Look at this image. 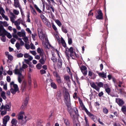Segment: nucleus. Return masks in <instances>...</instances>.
Returning a JSON list of instances; mask_svg holds the SVG:
<instances>
[{"instance_id":"51","label":"nucleus","mask_w":126,"mask_h":126,"mask_svg":"<svg viewBox=\"0 0 126 126\" xmlns=\"http://www.w3.org/2000/svg\"><path fill=\"white\" fill-rule=\"evenodd\" d=\"M27 84L26 83H24L22 86V88L23 89V90H25Z\"/></svg>"},{"instance_id":"49","label":"nucleus","mask_w":126,"mask_h":126,"mask_svg":"<svg viewBox=\"0 0 126 126\" xmlns=\"http://www.w3.org/2000/svg\"><path fill=\"white\" fill-rule=\"evenodd\" d=\"M13 12L14 14L16 15H18L19 13V11L16 9H14L13 10Z\"/></svg>"},{"instance_id":"21","label":"nucleus","mask_w":126,"mask_h":126,"mask_svg":"<svg viewBox=\"0 0 126 126\" xmlns=\"http://www.w3.org/2000/svg\"><path fill=\"white\" fill-rule=\"evenodd\" d=\"M20 4L18 0H14V6L16 8L18 7L19 6V5H20Z\"/></svg>"},{"instance_id":"15","label":"nucleus","mask_w":126,"mask_h":126,"mask_svg":"<svg viewBox=\"0 0 126 126\" xmlns=\"http://www.w3.org/2000/svg\"><path fill=\"white\" fill-rule=\"evenodd\" d=\"M123 82H122L121 81H119L118 82H117L116 84H115V88L118 89V87H121L122 86H123V87H124V86L123 85H122L123 84Z\"/></svg>"},{"instance_id":"14","label":"nucleus","mask_w":126,"mask_h":126,"mask_svg":"<svg viewBox=\"0 0 126 126\" xmlns=\"http://www.w3.org/2000/svg\"><path fill=\"white\" fill-rule=\"evenodd\" d=\"M100 77L102 78H106L107 77L106 72L104 73L103 72L102 73L97 72Z\"/></svg>"},{"instance_id":"4","label":"nucleus","mask_w":126,"mask_h":126,"mask_svg":"<svg viewBox=\"0 0 126 126\" xmlns=\"http://www.w3.org/2000/svg\"><path fill=\"white\" fill-rule=\"evenodd\" d=\"M64 102L67 107L70 108L71 105L70 95L68 92H66L64 96Z\"/></svg>"},{"instance_id":"33","label":"nucleus","mask_w":126,"mask_h":126,"mask_svg":"<svg viewBox=\"0 0 126 126\" xmlns=\"http://www.w3.org/2000/svg\"><path fill=\"white\" fill-rule=\"evenodd\" d=\"M34 7L35 8V9H36V10L37 11H38V12H39V13H41L42 12V11L38 7V6L36 5V4L34 5Z\"/></svg>"},{"instance_id":"11","label":"nucleus","mask_w":126,"mask_h":126,"mask_svg":"<svg viewBox=\"0 0 126 126\" xmlns=\"http://www.w3.org/2000/svg\"><path fill=\"white\" fill-rule=\"evenodd\" d=\"M115 100L116 102L120 106H122L124 104V102L122 99L119 98H116Z\"/></svg>"},{"instance_id":"40","label":"nucleus","mask_w":126,"mask_h":126,"mask_svg":"<svg viewBox=\"0 0 126 126\" xmlns=\"http://www.w3.org/2000/svg\"><path fill=\"white\" fill-rule=\"evenodd\" d=\"M96 18L98 19H103V16L102 15H98L96 16Z\"/></svg>"},{"instance_id":"16","label":"nucleus","mask_w":126,"mask_h":126,"mask_svg":"<svg viewBox=\"0 0 126 126\" xmlns=\"http://www.w3.org/2000/svg\"><path fill=\"white\" fill-rule=\"evenodd\" d=\"M13 73L16 75L20 74H22L20 72L19 70L17 68V65L15 69L13 71Z\"/></svg>"},{"instance_id":"36","label":"nucleus","mask_w":126,"mask_h":126,"mask_svg":"<svg viewBox=\"0 0 126 126\" xmlns=\"http://www.w3.org/2000/svg\"><path fill=\"white\" fill-rule=\"evenodd\" d=\"M103 112L106 114H107L108 113V110L105 107H104L103 108Z\"/></svg>"},{"instance_id":"43","label":"nucleus","mask_w":126,"mask_h":126,"mask_svg":"<svg viewBox=\"0 0 126 126\" xmlns=\"http://www.w3.org/2000/svg\"><path fill=\"white\" fill-rule=\"evenodd\" d=\"M52 55L53 56L51 57V59L54 63H55L57 61L56 58L53 55V54Z\"/></svg>"},{"instance_id":"42","label":"nucleus","mask_w":126,"mask_h":126,"mask_svg":"<svg viewBox=\"0 0 126 126\" xmlns=\"http://www.w3.org/2000/svg\"><path fill=\"white\" fill-rule=\"evenodd\" d=\"M5 35H2V36L0 37L1 40L3 42H5L6 41V38Z\"/></svg>"},{"instance_id":"34","label":"nucleus","mask_w":126,"mask_h":126,"mask_svg":"<svg viewBox=\"0 0 126 126\" xmlns=\"http://www.w3.org/2000/svg\"><path fill=\"white\" fill-rule=\"evenodd\" d=\"M7 36V37L9 39L11 38L12 37V36L11 34L9 33H8L7 31L4 35Z\"/></svg>"},{"instance_id":"8","label":"nucleus","mask_w":126,"mask_h":126,"mask_svg":"<svg viewBox=\"0 0 126 126\" xmlns=\"http://www.w3.org/2000/svg\"><path fill=\"white\" fill-rule=\"evenodd\" d=\"M79 68L83 75L86 76L87 73V67L85 65H82Z\"/></svg>"},{"instance_id":"13","label":"nucleus","mask_w":126,"mask_h":126,"mask_svg":"<svg viewBox=\"0 0 126 126\" xmlns=\"http://www.w3.org/2000/svg\"><path fill=\"white\" fill-rule=\"evenodd\" d=\"M24 79V76L22 74L18 75V81L19 83H21Z\"/></svg>"},{"instance_id":"25","label":"nucleus","mask_w":126,"mask_h":126,"mask_svg":"<svg viewBox=\"0 0 126 126\" xmlns=\"http://www.w3.org/2000/svg\"><path fill=\"white\" fill-rule=\"evenodd\" d=\"M64 123L67 126H70V124L68 119H63Z\"/></svg>"},{"instance_id":"57","label":"nucleus","mask_w":126,"mask_h":126,"mask_svg":"<svg viewBox=\"0 0 126 126\" xmlns=\"http://www.w3.org/2000/svg\"><path fill=\"white\" fill-rule=\"evenodd\" d=\"M23 65H22V67H23L24 69H25L26 68H27L28 67V66L26 64H25L24 63V62H23L22 63Z\"/></svg>"},{"instance_id":"63","label":"nucleus","mask_w":126,"mask_h":126,"mask_svg":"<svg viewBox=\"0 0 126 126\" xmlns=\"http://www.w3.org/2000/svg\"><path fill=\"white\" fill-rule=\"evenodd\" d=\"M40 72L41 74H43L45 73H46V71L44 70L41 69L40 70Z\"/></svg>"},{"instance_id":"30","label":"nucleus","mask_w":126,"mask_h":126,"mask_svg":"<svg viewBox=\"0 0 126 126\" xmlns=\"http://www.w3.org/2000/svg\"><path fill=\"white\" fill-rule=\"evenodd\" d=\"M62 94L60 92H58L56 95V98L58 100L60 99L61 97Z\"/></svg>"},{"instance_id":"19","label":"nucleus","mask_w":126,"mask_h":126,"mask_svg":"<svg viewBox=\"0 0 126 126\" xmlns=\"http://www.w3.org/2000/svg\"><path fill=\"white\" fill-rule=\"evenodd\" d=\"M17 34L20 37H25L26 36L25 32L24 31L22 32H18L17 33Z\"/></svg>"},{"instance_id":"12","label":"nucleus","mask_w":126,"mask_h":126,"mask_svg":"<svg viewBox=\"0 0 126 126\" xmlns=\"http://www.w3.org/2000/svg\"><path fill=\"white\" fill-rule=\"evenodd\" d=\"M11 108V106L8 105H5V106L2 105L1 106V109H4L6 110L9 111Z\"/></svg>"},{"instance_id":"6","label":"nucleus","mask_w":126,"mask_h":126,"mask_svg":"<svg viewBox=\"0 0 126 126\" xmlns=\"http://www.w3.org/2000/svg\"><path fill=\"white\" fill-rule=\"evenodd\" d=\"M38 30L39 38L42 41H44V39L46 40V35L43 33L42 29L41 28H39L38 29Z\"/></svg>"},{"instance_id":"18","label":"nucleus","mask_w":126,"mask_h":126,"mask_svg":"<svg viewBox=\"0 0 126 126\" xmlns=\"http://www.w3.org/2000/svg\"><path fill=\"white\" fill-rule=\"evenodd\" d=\"M63 63L62 60L60 59H59L58 63L57 66L58 68H60L62 67Z\"/></svg>"},{"instance_id":"27","label":"nucleus","mask_w":126,"mask_h":126,"mask_svg":"<svg viewBox=\"0 0 126 126\" xmlns=\"http://www.w3.org/2000/svg\"><path fill=\"white\" fill-rule=\"evenodd\" d=\"M1 96L5 100L6 98L5 96V93L4 91H2L1 93Z\"/></svg>"},{"instance_id":"17","label":"nucleus","mask_w":126,"mask_h":126,"mask_svg":"<svg viewBox=\"0 0 126 126\" xmlns=\"http://www.w3.org/2000/svg\"><path fill=\"white\" fill-rule=\"evenodd\" d=\"M73 122L74 126H80L79 123V121L77 118L73 119Z\"/></svg>"},{"instance_id":"47","label":"nucleus","mask_w":126,"mask_h":126,"mask_svg":"<svg viewBox=\"0 0 126 126\" xmlns=\"http://www.w3.org/2000/svg\"><path fill=\"white\" fill-rule=\"evenodd\" d=\"M41 64V63H39L36 65V67L38 69H40L42 67Z\"/></svg>"},{"instance_id":"55","label":"nucleus","mask_w":126,"mask_h":126,"mask_svg":"<svg viewBox=\"0 0 126 126\" xmlns=\"http://www.w3.org/2000/svg\"><path fill=\"white\" fill-rule=\"evenodd\" d=\"M3 119L8 122L9 120L10 117L8 116H6L4 117Z\"/></svg>"},{"instance_id":"58","label":"nucleus","mask_w":126,"mask_h":126,"mask_svg":"<svg viewBox=\"0 0 126 126\" xmlns=\"http://www.w3.org/2000/svg\"><path fill=\"white\" fill-rule=\"evenodd\" d=\"M53 74L54 76L57 77L60 76L56 72H53Z\"/></svg>"},{"instance_id":"37","label":"nucleus","mask_w":126,"mask_h":126,"mask_svg":"<svg viewBox=\"0 0 126 126\" xmlns=\"http://www.w3.org/2000/svg\"><path fill=\"white\" fill-rule=\"evenodd\" d=\"M31 7L32 8V9H31L32 12L34 15H36L37 13L35 9L32 7Z\"/></svg>"},{"instance_id":"52","label":"nucleus","mask_w":126,"mask_h":126,"mask_svg":"<svg viewBox=\"0 0 126 126\" xmlns=\"http://www.w3.org/2000/svg\"><path fill=\"white\" fill-rule=\"evenodd\" d=\"M64 79L68 81H70V77L69 76H67L64 77Z\"/></svg>"},{"instance_id":"7","label":"nucleus","mask_w":126,"mask_h":126,"mask_svg":"<svg viewBox=\"0 0 126 126\" xmlns=\"http://www.w3.org/2000/svg\"><path fill=\"white\" fill-rule=\"evenodd\" d=\"M13 87L14 88L12 87L10 89L11 92L13 94H15L17 92H18V93L19 92V88L17 85H15Z\"/></svg>"},{"instance_id":"24","label":"nucleus","mask_w":126,"mask_h":126,"mask_svg":"<svg viewBox=\"0 0 126 126\" xmlns=\"http://www.w3.org/2000/svg\"><path fill=\"white\" fill-rule=\"evenodd\" d=\"M37 51L38 53H39L40 55L44 53L43 50L40 47L37 48Z\"/></svg>"},{"instance_id":"56","label":"nucleus","mask_w":126,"mask_h":126,"mask_svg":"<svg viewBox=\"0 0 126 126\" xmlns=\"http://www.w3.org/2000/svg\"><path fill=\"white\" fill-rule=\"evenodd\" d=\"M10 85L11 88L12 87H14V86L15 85H17L16 84H14V82L13 81H12L10 83Z\"/></svg>"},{"instance_id":"45","label":"nucleus","mask_w":126,"mask_h":126,"mask_svg":"<svg viewBox=\"0 0 126 126\" xmlns=\"http://www.w3.org/2000/svg\"><path fill=\"white\" fill-rule=\"evenodd\" d=\"M55 22L60 27L61 25V23L60 21L58 19L56 20Z\"/></svg>"},{"instance_id":"23","label":"nucleus","mask_w":126,"mask_h":126,"mask_svg":"<svg viewBox=\"0 0 126 126\" xmlns=\"http://www.w3.org/2000/svg\"><path fill=\"white\" fill-rule=\"evenodd\" d=\"M11 15L12 16L10 17L12 23H14L15 22V18L16 17V16L14 14L12 13H11Z\"/></svg>"},{"instance_id":"26","label":"nucleus","mask_w":126,"mask_h":126,"mask_svg":"<svg viewBox=\"0 0 126 126\" xmlns=\"http://www.w3.org/2000/svg\"><path fill=\"white\" fill-rule=\"evenodd\" d=\"M50 85L51 87L54 89H56L57 88L56 84L54 82H51Z\"/></svg>"},{"instance_id":"50","label":"nucleus","mask_w":126,"mask_h":126,"mask_svg":"<svg viewBox=\"0 0 126 126\" xmlns=\"http://www.w3.org/2000/svg\"><path fill=\"white\" fill-rule=\"evenodd\" d=\"M14 23L15 25L16 26H17L19 25H20V23L18 19H17L16 21H15L14 22Z\"/></svg>"},{"instance_id":"5","label":"nucleus","mask_w":126,"mask_h":126,"mask_svg":"<svg viewBox=\"0 0 126 126\" xmlns=\"http://www.w3.org/2000/svg\"><path fill=\"white\" fill-rule=\"evenodd\" d=\"M96 83L98 86H97L94 82L91 83L90 85L92 87L99 92L100 89V88L103 87V83L101 82Z\"/></svg>"},{"instance_id":"20","label":"nucleus","mask_w":126,"mask_h":126,"mask_svg":"<svg viewBox=\"0 0 126 126\" xmlns=\"http://www.w3.org/2000/svg\"><path fill=\"white\" fill-rule=\"evenodd\" d=\"M24 57L25 58H28V59L30 61H31L33 59V57L32 56L30 55L27 53H25L24 55Z\"/></svg>"},{"instance_id":"1","label":"nucleus","mask_w":126,"mask_h":126,"mask_svg":"<svg viewBox=\"0 0 126 126\" xmlns=\"http://www.w3.org/2000/svg\"><path fill=\"white\" fill-rule=\"evenodd\" d=\"M69 52H70V55L71 57H72V59H75L76 58L79 57V56L76 54L75 52H74L73 49L72 47H70L69 49L67 47L65 48V54L66 57L68 60L70 58Z\"/></svg>"},{"instance_id":"41","label":"nucleus","mask_w":126,"mask_h":126,"mask_svg":"<svg viewBox=\"0 0 126 126\" xmlns=\"http://www.w3.org/2000/svg\"><path fill=\"white\" fill-rule=\"evenodd\" d=\"M40 56L41 57L40 59L46 60V56L44 55V53L43 54L40 55Z\"/></svg>"},{"instance_id":"29","label":"nucleus","mask_w":126,"mask_h":126,"mask_svg":"<svg viewBox=\"0 0 126 126\" xmlns=\"http://www.w3.org/2000/svg\"><path fill=\"white\" fill-rule=\"evenodd\" d=\"M66 28V27L65 26H63L62 27V31L65 33L67 32V31Z\"/></svg>"},{"instance_id":"54","label":"nucleus","mask_w":126,"mask_h":126,"mask_svg":"<svg viewBox=\"0 0 126 126\" xmlns=\"http://www.w3.org/2000/svg\"><path fill=\"white\" fill-rule=\"evenodd\" d=\"M8 59L10 61H12L13 59V57L11 54L8 55Z\"/></svg>"},{"instance_id":"35","label":"nucleus","mask_w":126,"mask_h":126,"mask_svg":"<svg viewBox=\"0 0 126 126\" xmlns=\"http://www.w3.org/2000/svg\"><path fill=\"white\" fill-rule=\"evenodd\" d=\"M84 120L86 122V125L85 126H89V123L88 119L87 118V117L86 116L84 117Z\"/></svg>"},{"instance_id":"59","label":"nucleus","mask_w":126,"mask_h":126,"mask_svg":"<svg viewBox=\"0 0 126 126\" xmlns=\"http://www.w3.org/2000/svg\"><path fill=\"white\" fill-rule=\"evenodd\" d=\"M23 56V54L22 53H19L17 55V56L18 58H20L22 57Z\"/></svg>"},{"instance_id":"10","label":"nucleus","mask_w":126,"mask_h":126,"mask_svg":"<svg viewBox=\"0 0 126 126\" xmlns=\"http://www.w3.org/2000/svg\"><path fill=\"white\" fill-rule=\"evenodd\" d=\"M29 98L28 97H26L24 100V102L23 104L21 106V108L23 109H24L28 104Z\"/></svg>"},{"instance_id":"44","label":"nucleus","mask_w":126,"mask_h":126,"mask_svg":"<svg viewBox=\"0 0 126 126\" xmlns=\"http://www.w3.org/2000/svg\"><path fill=\"white\" fill-rule=\"evenodd\" d=\"M105 91L108 94H110L111 92V90L109 87L105 89Z\"/></svg>"},{"instance_id":"32","label":"nucleus","mask_w":126,"mask_h":126,"mask_svg":"<svg viewBox=\"0 0 126 126\" xmlns=\"http://www.w3.org/2000/svg\"><path fill=\"white\" fill-rule=\"evenodd\" d=\"M56 81L59 84L61 83L62 82V80L60 76L56 77Z\"/></svg>"},{"instance_id":"31","label":"nucleus","mask_w":126,"mask_h":126,"mask_svg":"<svg viewBox=\"0 0 126 126\" xmlns=\"http://www.w3.org/2000/svg\"><path fill=\"white\" fill-rule=\"evenodd\" d=\"M92 75L94 76V77L92 78V79H94L96 77L95 74L91 71H89L88 72V76H91Z\"/></svg>"},{"instance_id":"38","label":"nucleus","mask_w":126,"mask_h":126,"mask_svg":"<svg viewBox=\"0 0 126 126\" xmlns=\"http://www.w3.org/2000/svg\"><path fill=\"white\" fill-rule=\"evenodd\" d=\"M121 110L124 113L126 112V107L125 106H122L121 108Z\"/></svg>"},{"instance_id":"62","label":"nucleus","mask_w":126,"mask_h":126,"mask_svg":"<svg viewBox=\"0 0 126 126\" xmlns=\"http://www.w3.org/2000/svg\"><path fill=\"white\" fill-rule=\"evenodd\" d=\"M30 52L34 56H35L36 54V53L35 51H30Z\"/></svg>"},{"instance_id":"39","label":"nucleus","mask_w":126,"mask_h":126,"mask_svg":"<svg viewBox=\"0 0 126 126\" xmlns=\"http://www.w3.org/2000/svg\"><path fill=\"white\" fill-rule=\"evenodd\" d=\"M1 15L3 18H4L5 20L7 21H8L9 20V19L7 16L5 15L4 14L2 13L1 14Z\"/></svg>"},{"instance_id":"53","label":"nucleus","mask_w":126,"mask_h":126,"mask_svg":"<svg viewBox=\"0 0 126 126\" xmlns=\"http://www.w3.org/2000/svg\"><path fill=\"white\" fill-rule=\"evenodd\" d=\"M5 12L3 8L1 7H0V14L5 13Z\"/></svg>"},{"instance_id":"22","label":"nucleus","mask_w":126,"mask_h":126,"mask_svg":"<svg viewBox=\"0 0 126 126\" xmlns=\"http://www.w3.org/2000/svg\"><path fill=\"white\" fill-rule=\"evenodd\" d=\"M17 122V121L16 120V119H13L11 121V123L12 124V126H16V125Z\"/></svg>"},{"instance_id":"3","label":"nucleus","mask_w":126,"mask_h":126,"mask_svg":"<svg viewBox=\"0 0 126 126\" xmlns=\"http://www.w3.org/2000/svg\"><path fill=\"white\" fill-rule=\"evenodd\" d=\"M67 108L68 111L73 119H75V116H76V115L77 116L79 115L78 110L76 107H74L72 108H71L70 105V108L67 107Z\"/></svg>"},{"instance_id":"9","label":"nucleus","mask_w":126,"mask_h":126,"mask_svg":"<svg viewBox=\"0 0 126 126\" xmlns=\"http://www.w3.org/2000/svg\"><path fill=\"white\" fill-rule=\"evenodd\" d=\"M6 31L4 28L3 26H0V36L4 35L7 32Z\"/></svg>"},{"instance_id":"60","label":"nucleus","mask_w":126,"mask_h":126,"mask_svg":"<svg viewBox=\"0 0 126 126\" xmlns=\"http://www.w3.org/2000/svg\"><path fill=\"white\" fill-rule=\"evenodd\" d=\"M10 41L12 44H14V42L16 41V40L14 38H12L11 39Z\"/></svg>"},{"instance_id":"28","label":"nucleus","mask_w":126,"mask_h":126,"mask_svg":"<svg viewBox=\"0 0 126 126\" xmlns=\"http://www.w3.org/2000/svg\"><path fill=\"white\" fill-rule=\"evenodd\" d=\"M18 20H19V22L20 24H21L25 26L26 27H27V26L26 25L25 23L21 19V18H20L18 19Z\"/></svg>"},{"instance_id":"64","label":"nucleus","mask_w":126,"mask_h":126,"mask_svg":"<svg viewBox=\"0 0 126 126\" xmlns=\"http://www.w3.org/2000/svg\"><path fill=\"white\" fill-rule=\"evenodd\" d=\"M6 111L7 110H5L2 111L1 113V114L2 115H5L6 113H7Z\"/></svg>"},{"instance_id":"46","label":"nucleus","mask_w":126,"mask_h":126,"mask_svg":"<svg viewBox=\"0 0 126 126\" xmlns=\"http://www.w3.org/2000/svg\"><path fill=\"white\" fill-rule=\"evenodd\" d=\"M20 45L18 43H17L16 44L15 46L18 50H19V49L20 48Z\"/></svg>"},{"instance_id":"61","label":"nucleus","mask_w":126,"mask_h":126,"mask_svg":"<svg viewBox=\"0 0 126 126\" xmlns=\"http://www.w3.org/2000/svg\"><path fill=\"white\" fill-rule=\"evenodd\" d=\"M26 48L27 49H29L30 48V45L28 44H26L25 45Z\"/></svg>"},{"instance_id":"48","label":"nucleus","mask_w":126,"mask_h":126,"mask_svg":"<svg viewBox=\"0 0 126 126\" xmlns=\"http://www.w3.org/2000/svg\"><path fill=\"white\" fill-rule=\"evenodd\" d=\"M46 60L40 59L39 61V62L42 65H43L44 64Z\"/></svg>"},{"instance_id":"2","label":"nucleus","mask_w":126,"mask_h":126,"mask_svg":"<svg viewBox=\"0 0 126 126\" xmlns=\"http://www.w3.org/2000/svg\"><path fill=\"white\" fill-rule=\"evenodd\" d=\"M79 102L80 105L82 109L84 110L87 114L94 122H95V117L93 114H92L90 112H89L87 109L85 107L84 105L83 104L82 101L79 97Z\"/></svg>"}]
</instances>
